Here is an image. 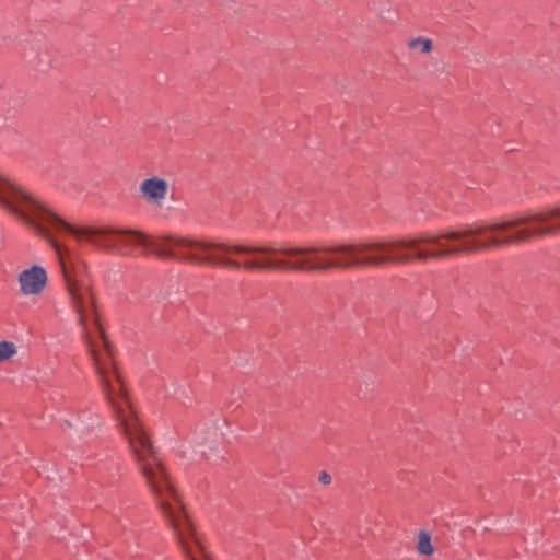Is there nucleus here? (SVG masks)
I'll use <instances>...</instances> for the list:
<instances>
[{
  "label": "nucleus",
  "instance_id": "nucleus-8",
  "mask_svg": "<svg viewBox=\"0 0 560 560\" xmlns=\"http://www.w3.org/2000/svg\"><path fill=\"white\" fill-rule=\"evenodd\" d=\"M331 480H332V478H331V476L327 471L323 470V471L319 472L318 481L322 485L328 486V485L331 483Z\"/></svg>",
  "mask_w": 560,
  "mask_h": 560
},
{
  "label": "nucleus",
  "instance_id": "nucleus-5",
  "mask_svg": "<svg viewBox=\"0 0 560 560\" xmlns=\"http://www.w3.org/2000/svg\"><path fill=\"white\" fill-rule=\"evenodd\" d=\"M407 47L411 51H420L421 54H430L433 50V42L431 38L418 36L411 38L407 43Z\"/></svg>",
  "mask_w": 560,
  "mask_h": 560
},
{
  "label": "nucleus",
  "instance_id": "nucleus-1",
  "mask_svg": "<svg viewBox=\"0 0 560 560\" xmlns=\"http://www.w3.org/2000/svg\"><path fill=\"white\" fill-rule=\"evenodd\" d=\"M0 207L34 234L51 243L60 258L61 271L82 327L83 340L113 418L127 440L130 453L162 515L188 516L165 466L132 407L114 361V348L96 310L93 288L89 281L78 278L77 273L68 269L61 247L50 238V233L70 232L77 238L85 240L106 250H114L118 246L110 238L112 235H128L159 258L245 272H303V246H295L289 242L252 243L173 234L148 237L141 231L110 226L73 228L36 196L2 175H0Z\"/></svg>",
  "mask_w": 560,
  "mask_h": 560
},
{
  "label": "nucleus",
  "instance_id": "nucleus-6",
  "mask_svg": "<svg viewBox=\"0 0 560 560\" xmlns=\"http://www.w3.org/2000/svg\"><path fill=\"white\" fill-rule=\"evenodd\" d=\"M418 552L424 556H431L434 551V548L431 544V535L425 530H420L418 534Z\"/></svg>",
  "mask_w": 560,
  "mask_h": 560
},
{
  "label": "nucleus",
  "instance_id": "nucleus-7",
  "mask_svg": "<svg viewBox=\"0 0 560 560\" xmlns=\"http://www.w3.org/2000/svg\"><path fill=\"white\" fill-rule=\"evenodd\" d=\"M16 347L12 341H0V362L7 361L16 354Z\"/></svg>",
  "mask_w": 560,
  "mask_h": 560
},
{
  "label": "nucleus",
  "instance_id": "nucleus-3",
  "mask_svg": "<svg viewBox=\"0 0 560 560\" xmlns=\"http://www.w3.org/2000/svg\"><path fill=\"white\" fill-rule=\"evenodd\" d=\"M139 191L145 202L161 206L166 198L168 183L161 177L152 176L141 182Z\"/></svg>",
  "mask_w": 560,
  "mask_h": 560
},
{
  "label": "nucleus",
  "instance_id": "nucleus-2",
  "mask_svg": "<svg viewBox=\"0 0 560 560\" xmlns=\"http://www.w3.org/2000/svg\"><path fill=\"white\" fill-rule=\"evenodd\" d=\"M44 267L34 265L19 275L20 290L24 295H39L47 284Z\"/></svg>",
  "mask_w": 560,
  "mask_h": 560
},
{
  "label": "nucleus",
  "instance_id": "nucleus-4",
  "mask_svg": "<svg viewBox=\"0 0 560 560\" xmlns=\"http://www.w3.org/2000/svg\"><path fill=\"white\" fill-rule=\"evenodd\" d=\"M24 59L37 70L49 63L48 52L45 46L39 42H32L25 47Z\"/></svg>",
  "mask_w": 560,
  "mask_h": 560
}]
</instances>
